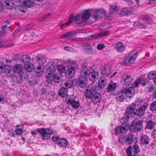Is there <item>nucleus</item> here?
Instances as JSON below:
<instances>
[{"label": "nucleus", "instance_id": "f257e3e1", "mask_svg": "<svg viewBox=\"0 0 156 156\" xmlns=\"http://www.w3.org/2000/svg\"><path fill=\"white\" fill-rule=\"evenodd\" d=\"M84 94L87 98L91 99L95 103L100 102L101 98L100 93L93 90H87L84 92Z\"/></svg>", "mask_w": 156, "mask_h": 156}, {"label": "nucleus", "instance_id": "f03ea898", "mask_svg": "<svg viewBox=\"0 0 156 156\" xmlns=\"http://www.w3.org/2000/svg\"><path fill=\"white\" fill-rule=\"evenodd\" d=\"M22 69L23 66L20 64L16 65L14 68L11 66H7L5 67L4 72L6 76H10L15 73H23Z\"/></svg>", "mask_w": 156, "mask_h": 156}, {"label": "nucleus", "instance_id": "7ed1b4c3", "mask_svg": "<svg viewBox=\"0 0 156 156\" xmlns=\"http://www.w3.org/2000/svg\"><path fill=\"white\" fill-rule=\"evenodd\" d=\"M92 12L95 14L91 16L90 23H94L98 19H101L105 17L106 15L105 11L103 9H94L92 10Z\"/></svg>", "mask_w": 156, "mask_h": 156}, {"label": "nucleus", "instance_id": "20e7f679", "mask_svg": "<svg viewBox=\"0 0 156 156\" xmlns=\"http://www.w3.org/2000/svg\"><path fill=\"white\" fill-rule=\"evenodd\" d=\"M87 77L80 76L78 79H75L73 80L74 85L77 87L84 88L87 84Z\"/></svg>", "mask_w": 156, "mask_h": 156}, {"label": "nucleus", "instance_id": "39448f33", "mask_svg": "<svg viewBox=\"0 0 156 156\" xmlns=\"http://www.w3.org/2000/svg\"><path fill=\"white\" fill-rule=\"evenodd\" d=\"M148 106V103L144 102L142 105L141 104L138 108H136V111L133 114L138 116H141L145 113V112Z\"/></svg>", "mask_w": 156, "mask_h": 156}, {"label": "nucleus", "instance_id": "423d86ee", "mask_svg": "<svg viewBox=\"0 0 156 156\" xmlns=\"http://www.w3.org/2000/svg\"><path fill=\"white\" fill-rule=\"evenodd\" d=\"M137 52L136 51H132L128 55V58L125 59L124 61L126 65L129 66L133 63L137 57Z\"/></svg>", "mask_w": 156, "mask_h": 156}, {"label": "nucleus", "instance_id": "0eeeda50", "mask_svg": "<svg viewBox=\"0 0 156 156\" xmlns=\"http://www.w3.org/2000/svg\"><path fill=\"white\" fill-rule=\"evenodd\" d=\"M143 128V121L142 120H134L132 122L129 130L131 131L135 130L139 131Z\"/></svg>", "mask_w": 156, "mask_h": 156}, {"label": "nucleus", "instance_id": "6e6552de", "mask_svg": "<svg viewBox=\"0 0 156 156\" xmlns=\"http://www.w3.org/2000/svg\"><path fill=\"white\" fill-rule=\"evenodd\" d=\"M69 104H71L72 107L74 109L79 108L80 105L79 98L78 97H70L68 100Z\"/></svg>", "mask_w": 156, "mask_h": 156}, {"label": "nucleus", "instance_id": "1a4fd4ad", "mask_svg": "<svg viewBox=\"0 0 156 156\" xmlns=\"http://www.w3.org/2000/svg\"><path fill=\"white\" fill-rule=\"evenodd\" d=\"M93 69L91 66L84 65L81 69V76L87 77Z\"/></svg>", "mask_w": 156, "mask_h": 156}, {"label": "nucleus", "instance_id": "9d476101", "mask_svg": "<svg viewBox=\"0 0 156 156\" xmlns=\"http://www.w3.org/2000/svg\"><path fill=\"white\" fill-rule=\"evenodd\" d=\"M92 11L90 10H87L84 12L81 17L83 20H84L87 23H90L89 21L91 20L90 18L92 16Z\"/></svg>", "mask_w": 156, "mask_h": 156}, {"label": "nucleus", "instance_id": "9b49d317", "mask_svg": "<svg viewBox=\"0 0 156 156\" xmlns=\"http://www.w3.org/2000/svg\"><path fill=\"white\" fill-rule=\"evenodd\" d=\"M56 70V68L53 65H51L48 67L45 73V76L47 79H49L51 77L54 72H55Z\"/></svg>", "mask_w": 156, "mask_h": 156}, {"label": "nucleus", "instance_id": "f8f14e48", "mask_svg": "<svg viewBox=\"0 0 156 156\" xmlns=\"http://www.w3.org/2000/svg\"><path fill=\"white\" fill-rule=\"evenodd\" d=\"M133 87H130L128 88L124 87L123 89L122 90L125 94L127 97H131L134 95L135 93V90Z\"/></svg>", "mask_w": 156, "mask_h": 156}, {"label": "nucleus", "instance_id": "ddd939ff", "mask_svg": "<svg viewBox=\"0 0 156 156\" xmlns=\"http://www.w3.org/2000/svg\"><path fill=\"white\" fill-rule=\"evenodd\" d=\"M99 74L98 73L95 71L93 69L89 74V80L93 82L96 81L98 79Z\"/></svg>", "mask_w": 156, "mask_h": 156}, {"label": "nucleus", "instance_id": "4468645a", "mask_svg": "<svg viewBox=\"0 0 156 156\" xmlns=\"http://www.w3.org/2000/svg\"><path fill=\"white\" fill-rule=\"evenodd\" d=\"M52 80L55 83H59L61 80L60 75L59 74H53L52 77H50V78L47 79L46 81L49 83Z\"/></svg>", "mask_w": 156, "mask_h": 156}, {"label": "nucleus", "instance_id": "2eb2a0df", "mask_svg": "<svg viewBox=\"0 0 156 156\" xmlns=\"http://www.w3.org/2000/svg\"><path fill=\"white\" fill-rule=\"evenodd\" d=\"M106 83L107 79L106 78L104 77H101L99 79L98 86L94 88V90H96L97 89L95 88L97 87H98L100 89L103 88L105 86Z\"/></svg>", "mask_w": 156, "mask_h": 156}, {"label": "nucleus", "instance_id": "dca6fc26", "mask_svg": "<svg viewBox=\"0 0 156 156\" xmlns=\"http://www.w3.org/2000/svg\"><path fill=\"white\" fill-rule=\"evenodd\" d=\"M83 50L84 52L87 54H91L93 52L92 48V45L89 42H86L84 44Z\"/></svg>", "mask_w": 156, "mask_h": 156}, {"label": "nucleus", "instance_id": "f3484780", "mask_svg": "<svg viewBox=\"0 0 156 156\" xmlns=\"http://www.w3.org/2000/svg\"><path fill=\"white\" fill-rule=\"evenodd\" d=\"M148 82V81L146 79H143L140 77L135 81L133 83V86L134 87H137L141 82L142 85L144 86L147 84Z\"/></svg>", "mask_w": 156, "mask_h": 156}, {"label": "nucleus", "instance_id": "a211bd4d", "mask_svg": "<svg viewBox=\"0 0 156 156\" xmlns=\"http://www.w3.org/2000/svg\"><path fill=\"white\" fill-rule=\"evenodd\" d=\"M115 49L120 52H122L125 49V46L124 44L121 41L116 42L114 44Z\"/></svg>", "mask_w": 156, "mask_h": 156}, {"label": "nucleus", "instance_id": "6ab92c4d", "mask_svg": "<svg viewBox=\"0 0 156 156\" xmlns=\"http://www.w3.org/2000/svg\"><path fill=\"white\" fill-rule=\"evenodd\" d=\"M136 104L132 103L129 105L126 108V114L129 116H131V114L136 109Z\"/></svg>", "mask_w": 156, "mask_h": 156}, {"label": "nucleus", "instance_id": "aec40b11", "mask_svg": "<svg viewBox=\"0 0 156 156\" xmlns=\"http://www.w3.org/2000/svg\"><path fill=\"white\" fill-rule=\"evenodd\" d=\"M22 74L23 73H15L10 77H12V79L14 82L19 83L21 82L22 78L23 77Z\"/></svg>", "mask_w": 156, "mask_h": 156}, {"label": "nucleus", "instance_id": "412c9836", "mask_svg": "<svg viewBox=\"0 0 156 156\" xmlns=\"http://www.w3.org/2000/svg\"><path fill=\"white\" fill-rule=\"evenodd\" d=\"M35 72L36 73H39L40 76L42 75L44 72L45 69L43 65H35Z\"/></svg>", "mask_w": 156, "mask_h": 156}, {"label": "nucleus", "instance_id": "4be33fe9", "mask_svg": "<svg viewBox=\"0 0 156 156\" xmlns=\"http://www.w3.org/2000/svg\"><path fill=\"white\" fill-rule=\"evenodd\" d=\"M133 138V135L131 133H129L128 135L126 136V137L124 139V142L126 144L129 145L131 144L132 142L134 141Z\"/></svg>", "mask_w": 156, "mask_h": 156}, {"label": "nucleus", "instance_id": "5701e85b", "mask_svg": "<svg viewBox=\"0 0 156 156\" xmlns=\"http://www.w3.org/2000/svg\"><path fill=\"white\" fill-rule=\"evenodd\" d=\"M73 80L72 81L70 80H63L62 83V85L65 88H68L71 87L73 85H74Z\"/></svg>", "mask_w": 156, "mask_h": 156}, {"label": "nucleus", "instance_id": "b1692460", "mask_svg": "<svg viewBox=\"0 0 156 156\" xmlns=\"http://www.w3.org/2000/svg\"><path fill=\"white\" fill-rule=\"evenodd\" d=\"M124 93L122 90H121L116 94V99L119 102H122L124 100Z\"/></svg>", "mask_w": 156, "mask_h": 156}, {"label": "nucleus", "instance_id": "393cba45", "mask_svg": "<svg viewBox=\"0 0 156 156\" xmlns=\"http://www.w3.org/2000/svg\"><path fill=\"white\" fill-rule=\"evenodd\" d=\"M123 80L125 83L124 85L128 87L129 85L132 84L133 79L130 76L127 75L126 76L125 78H124Z\"/></svg>", "mask_w": 156, "mask_h": 156}, {"label": "nucleus", "instance_id": "a878e982", "mask_svg": "<svg viewBox=\"0 0 156 156\" xmlns=\"http://www.w3.org/2000/svg\"><path fill=\"white\" fill-rule=\"evenodd\" d=\"M35 67V66L31 62L27 63L25 65L24 68L27 72H31L34 70Z\"/></svg>", "mask_w": 156, "mask_h": 156}, {"label": "nucleus", "instance_id": "bb28decb", "mask_svg": "<svg viewBox=\"0 0 156 156\" xmlns=\"http://www.w3.org/2000/svg\"><path fill=\"white\" fill-rule=\"evenodd\" d=\"M36 63L35 65H43L44 64L46 61V58L43 56H37L36 58Z\"/></svg>", "mask_w": 156, "mask_h": 156}, {"label": "nucleus", "instance_id": "cd10ccee", "mask_svg": "<svg viewBox=\"0 0 156 156\" xmlns=\"http://www.w3.org/2000/svg\"><path fill=\"white\" fill-rule=\"evenodd\" d=\"M68 70L66 73V76L68 78H71L73 77L75 74V71L70 68H68Z\"/></svg>", "mask_w": 156, "mask_h": 156}, {"label": "nucleus", "instance_id": "c85d7f7f", "mask_svg": "<svg viewBox=\"0 0 156 156\" xmlns=\"http://www.w3.org/2000/svg\"><path fill=\"white\" fill-rule=\"evenodd\" d=\"M117 84L113 82L109 83L106 88L107 91L108 92L113 91L116 88Z\"/></svg>", "mask_w": 156, "mask_h": 156}, {"label": "nucleus", "instance_id": "c756f323", "mask_svg": "<svg viewBox=\"0 0 156 156\" xmlns=\"http://www.w3.org/2000/svg\"><path fill=\"white\" fill-rule=\"evenodd\" d=\"M68 90L64 86L61 88L58 91V94L62 97L64 98L67 95Z\"/></svg>", "mask_w": 156, "mask_h": 156}, {"label": "nucleus", "instance_id": "7c9ffc66", "mask_svg": "<svg viewBox=\"0 0 156 156\" xmlns=\"http://www.w3.org/2000/svg\"><path fill=\"white\" fill-rule=\"evenodd\" d=\"M23 5L24 7L31 8L34 5V3L30 0H26L23 2Z\"/></svg>", "mask_w": 156, "mask_h": 156}, {"label": "nucleus", "instance_id": "2f4dec72", "mask_svg": "<svg viewBox=\"0 0 156 156\" xmlns=\"http://www.w3.org/2000/svg\"><path fill=\"white\" fill-rule=\"evenodd\" d=\"M150 140L147 135H143L140 137V142L143 144L145 145L149 144Z\"/></svg>", "mask_w": 156, "mask_h": 156}, {"label": "nucleus", "instance_id": "473e14b6", "mask_svg": "<svg viewBox=\"0 0 156 156\" xmlns=\"http://www.w3.org/2000/svg\"><path fill=\"white\" fill-rule=\"evenodd\" d=\"M156 125L155 123L152 120H149L147 122L145 128L148 129H153Z\"/></svg>", "mask_w": 156, "mask_h": 156}, {"label": "nucleus", "instance_id": "72a5a7b5", "mask_svg": "<svg viewBox=\"0 0 156 156\" xmlns=\"http://www.w3.org/2000/svg\"><path fill=\"white\" fill-rule=\"evenodd\" d=\"M30 59V57L28 55H23L20 58V61L26 64L27 63L29 62Z\"/></svg>", "mask_w": 156, "mask_h": 156}, {"label": "nucleus", "instance_id": "f704fd0d", "mask_svg": "<svg viewBox=\"0 0 156 156\" xmlns=\"http://www.w3.org/2000/svg\"><path fill=\"white\" fill-rule=\"evenodd\" d=\"M58 143L61 147H66L68 142L66 139L60 138L58 141Z\"/></svg>", "mask_w": 156, "mask_h": 156}, {"label": "nucleus", "instance_id": "c9c22d12", "mask_svg": "<svg viewBox=\"0 0 156 156\" xmlns=\"http://www.w3.org/2000/svg\"><path fill=\"white\" fill-rule=\"evenodd\" d=\"M78 65L76 62L74 61H69L68 68H70L75 70L76 68H77Z\"/></svg>", "mask_w": 156, "mask_h": 156}, {"label": "nucleus", "instance_id": "e433bc0d", "mask_svg": "<svg viewBox=\"0 0 156 156\" xmlns=\"http://www.w3.org/2000/svg\"><path fill=\"white\" fill-rule=\"evenodd\" d=\"M76 33L74 31H70L68 33H65V34L60 36L61 37H73L76 36Z\"/></svg>", "mask_w": 156, "mask_h": 156}, {"label": "nucleus", "instance_id": "4c0bfd02", "mask_svg": "<svg viewBox=\"0 0 156 156\" xmlns=\"http://www.w3.org/2000/svg\"><path fill=\"white\" fill-rule=\"evenodd\" d=\"M17 128L15 130V133H16L20 135H21L23 133V126H20L19 125L16 126Z\"/></svg>", "mask_w": 156, "mask_h": 156}, {"label": "nucleus", "instance_id": "58836bf2", "mask_svg": "<svg viewBox=\"0 0 156 156\" xmlns=\"http://www.w3.org/2000/svg\"><path fill=\"white\" fill-rule=\"evenodd\" d=\"M108 34V32H104L103 33H99L94 34L91 36L92 39H95L98 38L99 37H104L106 35Z\"/></svg>", "mask_w": 156, "mask_h": 156}, {"label": "nucleus", "instance_id": "ea45409f", "mask_svg": "<svg viewBox=\"0 0 156 156\" xmlns=\"http://www.w3.org/2000/svg\"><path fill=\"white\" fill-rule=\"evenodd\" d=\"M118 10V8L117 6L114 5H110L109 14H110L111 15H113V11L114 12H116Z\"/></svg>", "mask_w": 156, "mask_h": 156}, {"label": "nucleus", "instance_id": "a19ab883", "mask_svg": "<svg viewBox=\"0 0 156 156\" xmlns=\"http://www.w3.org/2000/svg\"><path fill=\"white\" fill-rule=\"evenodd\" d=\"M5 3L7 6H9V9L10 7L12 8L14 5L13 0H6Z\"/></svg>", "mask_w": 156, "mask_h": 156}, {"label": "nucleus", "instance_id": "79ce46f5", "mask_svg": "<svg viewBox=\"0 0 156 156\" xmlns=\"http://www.w3.org/2000/svg\"><path fill=\"white\" fill-rule=\"evenodd\" d=\"M156 77V72H150L147 76V78L149 80L154 79Z\"/></svg>", "mask_w": 156, "mask_h": 156}, {"label": "nucleus", "instance_id": "37998d69", "mask_svg": "<svg viewBox=\"0 0 156 156\" xmlns=\"http://www.w3.org/2000/svg\"><path fill=\"white\" fill-rule=\"evenodd\" d=\"M66 67L63 65H59L58 66L57 69L59 73H62L65 71Z\"/></svg>", "mask_w": 156, "mask_h": 156}, {"label": "nucleus", "instance_id": "c03bdc74", "mask_svg": "<svg viewBox=\"0 0 156 156\" xmlns=\"http://www.w3.org/2000/svg\"><path fill=\"white\" fill-rule=\"evenodd\" d=\"M150 109L152 112L156 110V101H153L150 106Z\"/></svg>", "mask_w": 156, "mask_h": 156}, {"label": "nucleus", "instance_id": "a18cd8bd", "mask_svg": "<svg viewBox=\"0 0 156 156\" xmlns=\"http://www.w3.org/2000/svg\"><path fill=\"white\" fill-rule=\"evenodd\" d=\"M73 17L72 16H70L68 21L65 23V24H62L61 26V28L62 29V27L66 25H68L72 23L73 20Z\"/></svg>", "mask_w": 156, "mask_h": 156}, {"label": "nucleus", "instance_id": "49530a36", "mask_svg": "<svg viewBox=\"0 0 156 156\" xmlns=\"http://www.w3.org/2000/svg\"><path fill=\"white\" fill-rule=\"evenodd\" d=\"M80 22L76 23L75 24V26L76 27H81L84 26L85 24L87 23L84 20L82 21L81 20Z\"/></svg>", "mask_w": 156, "mask_h": 156}, {"label": "nucleus", "instance_id": "de8ad7c7", "mask_svg": "<svg viewBox=\"0 0 156 156\" xmlns=\"http://www.w3.org/2000/svg\"><path fill=\"white\" fill-rule=\"evenodd\" d=\"M125 117L124 118H123L121 119V122L122 124H124L126 123L128 121L129 118V115H128L126 114Z\"/></svg>", "mask_w": 156, "mask_h": 156}, {"label": "nucleus", "instance_id": "09e8293b", "mask_svg": "<svg viewBox=\"0 0 156 156\" xmlns=\"http://www.w3.org/2000/svg\"><path fill=\"white\" fill-rule=\"evenodd\" d=\"M101 73L104 75H108L109 73V70L107 68L105 67L102 69Z\"/></svg>", "mask_w": 156, "mask_h": 156}, {"label": "nucleus", "instance_id": "8fccbe9b", "mask_svg": "<svg viewBox=\"0 0 156 156\" xmlns=\"http://www.w3.org/2000/svg\"><path fill=\"white\" fill-rule=\"evenodd\" d=\"M42 138L45 140H48L49 139L50 137V134H49V132L47 131L45 133L44 135L42 136Z\"/></svg>", "mask_w": 156, "mask_h": 156}, {"label": "nucleus", "instance_id": "3c124183", "mask_svg": "<svg viewBox=\"0 0 156 156\" xmlns=\"http://www.w3.org/2000/svg\"><path fill=\"white\" fill-rule=\"evenodd\" d=\"M47 129L45 128H39L38 129H37V132H38V133L40 134H41L42 136L43 135H44V133H46L47 132Z\"/></svg>", "mask_w": 156, "mask_h": 156}, {"label": "nucleus", "instance_id": "603ef678", "mask_svg": "<svg viewBox=\"0 0 156 156\" xmlns=\"http://www.w3.org/2000/svg\"><path fill=\"white\" fill-rule=\"evenodd\" d=\"M133 151L135 154L138 153L140 151L138 146L136 144H135L133 146Z\"/></svg>", "mask_w": 156, "mask_h": 156}, {"label": "nucleus", "instance_id": "864d4df0", "mask_svg": "<svg viewBox=\"0 0 156 156\" xmlns=\"http://www.w3.org/2000/svg\"><path fill=\"white\" fill-rule=\"evenodd\" d=\"M132 12H133V10H129L128 9H124L122 11V14L124 15H126V14H128Z\"/></svg>", "mask_w": 156, "mask_h": 156}, {"label": "nucleus", "instance_id": "5fc2aeb1", "mask_svg": "<svg viewBox=\"0 0 156 156\" xmlns=\"http://www.w3.org/2000/svg\"><path fill=\"white\" fill-rule=\"evenodd\" d=\"M120 133H125L128 131L127 129L124 126H120Z\"/></svg>", "mask_w": 156, "mask_h": 156}, {"label": "nucleus", "instance_id": "6e6d98bb", "mask_svg": "<svg viewBox=\"0 0 156 156\" xmlns=\"http://www.w3.org/2000/svg\"><path fill=\"white\" fill-rule=\"evenodd\" d=\"M82 17L80 15H78L76 16L75 18V20L76 22H79L81 20H82V19L81 18Z\"/></svg>", "mask_w": 156, "mask_h": 156}, {"label": "nucleus", "instance_id": "4d7b16f0", "mask_svg": "<svg viewBox=\"0 0 156 156\" xmlns=\"http://www.w3.org/2000/svg\"><path fill=\"white\" fill-rule=\"evenodd\" d=\"M7 23L8 24H9V22L7 21H6L5 23H3L2 24L1 26V27L2 28V30L4 31V30H5V29L7 28V26L5 24L6 23Z\"/></svg>", "mask_w": 156, "mask_h": 156}, {"label": "nucleus", "instance_id": "13d9d810", "mask_svg": "<svg viewBox=\"0 0 156 156\" xmlns=\"http://www.w3.org/2000/svg\"><path fill=\"white\" fill-rule=\"evenodd\" d=\"M105 47V46L103 44H99L97 46V48L99 50H102Z\"/></svg>", "mask_w": 156, "mask_h": 156}, {"label": "nucleus", "instance_id": "bf43d9fd", "mask_svg": "<svg viewBox=\"0 0 156 156\" xmlns=\"http://www.w3.org/2000/svg\"><path fill=\"white\" fill-rule=\"evenodd\" d=\"M144 99L141 98H138L136 99V102L138 103H140L141 105L143 104L144 102H143Z\"/></svg>", "mask_w": 156, "mask_h": 156}, {"label": "nucleus", "instance_id": "052dcab7", "mask_svg": "<svg viewBox=\"0 0 156 156\" xmlns=\"http://www.w3.org/2000/svg\"><path fill=\"white\" fill-rule=\"evenodd\" d=\"M132 149V147L131 146L129 147L127 150V154L128 156H131L132 155V153L131 151V149Z\"/></svg>", "mask_w": 156, "mask_h": 156}, {"label": "nucleus", "instance_id": "680f3d73", "mask_svg": "<svg viewBox=\"0 0 156 156\" xmlns=\"http://www.w3.org/2000/svg\"><path fill=\"white\" fill-rule=\"evenodd\" d=\"M64 49L67 51H73V48L68 46H66L64 47Z\"/></svg>", "mask_w": 156, "mask_h": 156}, {"label": "nucleus", "instance_id": "e2e57ef3", "mask_svg": "<svg viewBox=\"0 0 156 156\" xmlns=\"http://www.w3.org/2000/svg\"><path fill=\"white\" fill-rule=\"evenodd\" d=\"M151 136L154 138H156V128L153 130Z\"/></svg>", "mask_w": 156, "mask_h": 156}, {"label": "nucleus", "instance_id": "0e129e2a", "mask_svg": "<svg viewBox=\"0 0 156 156\" xmlns=\"http://www.w3.org/2000/svg\"><path fill=\"white\" fill-rule=\"evenodd\" d=\"M48 130L49 133V134H53L54 135H55V134H56V131L55 130H54L53 129H48Z\"/></svg>", "mask_w": 156, "mask_h": 156}, {"label": "nucleus", "instance_id": "69168bd1", "mask_svg": "<svg viewBox=\"0 0 156 156\" xmlns=\"http://www.w3.org/2000/svg\"><path fill=\"white\" fill-rule=\"evenodd\" d=\"M115 133H120V126H118L115 129Z\"/></svg>", "mask_w": 156, "mask_h": 156}, {"label": "nucleus", "instance_id": "338daca9", "mask_svg": "<svg viewBox=\"0 0 156 156\" xmlns=\"http://www.w3.org/2000/svg\"><path fill=\"white\" fill-rule=\"evenodd\" d=\"M59 137L58 136H53L52 137V139L55 142L58 141L59 140Z\"/></svg>", "mask_w": 156, "mask_h": 156}, {"label": "nucleus", "instance_id": "774afa93", "mask_svg": "<svg viewBox=\"0 0 156 156\" xmlns=\"http://www.w3.org/2000/svg\"><path fill=\"white\" fill-rule=\"evenodd\" d=\"M21 30V28L20 27H18L16 30L14 31L13 34H14V35H16V34H17V33H18Z\"/></svg>", "mask_w": 156, "mask_h": 156}]
</instances>
